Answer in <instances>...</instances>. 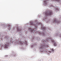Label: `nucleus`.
<instances>
[{
	"label": "nucleus",
	"mask_w": 61,
	"mask_h": 61,
	"mask_svg": "<svg viewBox=\"0 0 61 61\" xmlns=\"http://www.w3.org/2000/svg\"><path fill=\"white\" fill-rule=\"evenodd\" d=\"M54 9L55 11L57 10V11H59V8L57 7L55 8Z\"/></svg>",
	"instance_id": "nucleus-11"
},
{
	"label": "nucleus",
	"mask_w": 61,
	"mask_h": 61,
	"mask_svg": "<svg viewBox=\"0 0 61 61\" xmlns=\"http://www.w3.org/2000/svg\"><path fill=\"white\" fill-rule=\"evenodd\" d=\"M54 36H59L61 37V34H59V31L57 30L56 31V33L54 35Z\"/></svg>",
	"instance_id": "nucleus-6"
},
{
	"label": "nucleus",
	"mask_w": 61,
	"mask_h": 61,
	"mask_svg": "<svg viewBox=\"0 0 61 61\" xmlns=\"http://www.w3.org/2000/svg\"><path fill=\"white\" fill-rule=\"evenodd\" d=\"M30 25L32 26H30L28 28L29 30L30 31L31 33H34L35 31L37 28L38 27V26H40L41 28V30H43V31H39L38 32V34L40 36H45L46 33L47 31L48 32L49 30L50 31L51 29L49 28H46V27H43V25L41 23L39 22L38 21L36 20H35L34 22L33 21H30ZM33 26L35 27H33Z\"/></svg>",
	"instance_id": "nucleus-1"
},
{
	"label": "nucleus",
	"mask_w": 61,
	"mask_h": 61,
	"mask_svg": "<svg viewBox=\"0 0 61 61\" xmlns=\"http://www.w3.org/2000/svg\"><path fill=\"white\" fill-rule=\"evenodd\" d=\"M16 30L18 32V31H22V30L20 29V28H16Z\"/></svg>",
	"instance_id": "nucleus-13"
},
{
	"label": "nucleus",
	"mask_w": 61,
	"mask_h": 61,
	"mask_svg": "<svg viewBox=\"0 0 61 61\" xmlns=\"http://www.w3.org/2000/svg\"><path fill=\"white\" fill-rule=\"evenodd\" d=\"M19 45H20L19 46V47L20 49H23V47H22V45H23V43L22 42H19Z\"/></svg>",
	"instance_id": "nucleus-9"
},
{
	"label": "nucleus",
	"mask_w": 61,
	"mask_h": 61,
	"mask_svg": "<svg viewBox=\"0 0 61 61\" xmlns=\"http://www.w3.org/2000/svg\"><path fill=\"white\" fill-rule=\"evenodd\" d=\"M31 36V37H32V36Z\"/></svg>",
	"instance_id": "nucleus-27"
},
{
	"label": "nucleus",
	"mask_w": 61,
	"mask_h": 61,
	"mask_svg": "<svg viewBox=\"0 0 61 61\" xmlns=\"http://www.w3.org/2000/svg\"><path fill=\"white\" fill-rule=\"evenodd\" d=\"M43 2H44V3L43 4V5L44 6H48L50 8L51 7H55L53 5H51V4H49L47 5V1H49L48 0H42ZM50 1H51L52 2H54V3L55 2V1H57L59 3H60L61 2V0L60 1V0H50Z\"/></svg>",
	"instance_id": "nucleus-4"
},
{
	"label": "nucleus",
	"mask_w": 61,
	"mask_h": 61,
	"mask_svg": "<svg viewBox=\"0 0 61 61\" xmlns=\"http://www.w3.org/2000/svg\"><path fill=\"white\" fill-rule=\"evenodd\" d=\"M46 40V41L45 40H42L40 45L39 49L41 54H43V53H45V52H46V53L47 52L46 49V48H47V47H49V46L46 44L47 43V42H50V41L53 43L54 42V41L53 39L51 38L50 37L47 38Z\"/></svg>",
	"instance_id": "nucleus-2"
},
{
	"label": "nucleus",
	"mask_w": 61,
	"mask_h": 61,
	"mask_svg": "<svg viewBox=\"0 0 61 61\" xmlns=\"http://www.w3.org/2000/svg\"><path fill=\"white\" fill-rule=\"evenodd\" d=\"M5 38H6V44H5V45L3 46V47L5 48H7L10 44H11V43L10 42H11V39L9 37L8 38L7 36H6Z\"/></svg>",
	"instance_id": "nucleus-5"
},
{
	"label": "nucleus",
	"mask_w": 61,
	"mask_h": 61,
	"mask_svg": "<svg viewBox=\"0 0 61 61\" xmlns=\"http://www.w3.org/2000/svg\"><path fill=\"white\" fill-rule=\"evenodd\" d=\"M13 57H16V55L15 54H13Z\"/></svg>",
	"instance_id": "nucleus-17"
},
{
	"label": "nucleus",
	"mask_w": 61,
	"mask_h": 61,
	"mask_svg": "<svg viewBox=\"0 0 61 61\" xmlns=\"http://www.w3.org/2000/svg\"><path fill=\"white\" fill-rule=\"evenodd\" d=\"M26 45H28V44H27V43H26Z\"/></svg>",
	"instance_id": "nucleus-23"
},
{
	"label": "nucleus",
	"mask_w": 61,
	"mask_h": 61,
	"mask_svg": "<svg viewBox=\"0 0 61 61\" xmlns=\"http://www.w3.org/2000/svg\"><path fill=\"white\" fill-rule=\"evenodd\" d=\"M36 40H37L38 41V40H39L40 39V38H39V37H38L36 38Z\"/></svg>",
	"instance_id": "nucleus-16"
},
{
	"label": "nucleus",
	"mask_w": 61,
	"mask_h": 61,
	"mask_svg": "<svg viewBox=\"0 0 61 61\" xmlns=\"http://www.w3.org/2000/svg\"><path fill=\"white\" fill-rule=\"evenodd\" d=\"M8 56H5V58H8Z\"/></svg>",
	"instance_id": "nucleus-18"
},
{
	"label": "nucleus",
	"mask_w": 61,
	"mask_h": 61,
	"mask_svg": "<svg viewBox=\"0 0 61 61\" xmlns=\"http://www.w3.org/2000/svg\"><path fill=\"white\" fill-rule=\"evenodd\" d=\"M38 17H39V18H40V17H41V14H39V15H38Z\"/></svg>",
	"instance_id": "nucleus-15"
},
{
	"label": "nucleus",
	"mask_w": 61,
	"mask_h": 61,
	"mask_svg": "<svg viewBox=\"0 0 61 61\" xmlns=\"http://www.w3.org/2000/svg\"><path fill=\"white\" fill-rule=\"evenodd\" d=\"M51 51H50V53H51Z\"/></svg>",
	"instance_id": "nucleus-26"
},
{
	"label": "nucleus",
	"mask_w": 61,
	"mask_h": 61,
	"mask_svg": "<svg viewBox=\"0 0 61 61\" xmlns=\"http://www.w3.org/2000/svg\"><path fill=\"white\" fill-rule=\"evenodd\" d=\"M22 32H20L19 33V35L20 36H22Z\"/></svg>",
	"instance_id": "nucleus-14"
},
{
	"label": "nucleus",
	"mask_w": 61,
	"mask_h": 61,
	"mask_svg": "<svg viewBox=\"0 0 61 61\" xmlns=\"http://www.w3.org/2000/svg\"><path fill=\"white\" fill-rule=\"evenodd\" d=\"M35 46H37L36 44V43H35L34 44H32L31 46V47L32 48H35V47H36Z\"/></svg>",
	"instance_id": "nucleus-10"
},
{
	"label": "nucleus",
	"mask_w": 61,
	"mask_h": 61,
	"mask_svg": "<svg viewBox=\"0 0 61 61\" xmlns=\"http://www.w3.org/2000/svg\"><path fill=\"white\" fill-rule=\"evenodd\" d=\"M5 36V35H2V36Z\"/></svg>",
	"instance_id": "nucleus-21"
},
{
	"label": "nucleus",
	"mask_w": 61,
	"mask_h": 61,
	"mask_svg": "<svg viewBox=\"0 0 61 61\" xmlns=\"http://www.w3.org/2000/svg\"><path fill=\"white\" fill-rule=\"evenodd\" d=\"M8 28L9 29H10L9 30H11V29H12V28H10L11 27V26H10V25H9L8 26Z\"/></svg>",
	"instance_id": "nucleus-12"
},
{
	"label": "nucleus",
	"mask_w": 61,
	"mask_h": 61,
	"mask_svg": "<svg viewBox=\"0 0 61 61\" xmlns=\"http://www.w3.org/2000/svg\"><path fill=\"white\" fill-rule=\"evenodd\" d=\"M51 51H52V52H54V50L53 49H51Z\"/></svg>",
	"instance_id": "nucleus-20"
},
{
	"label": "nucleus",
	"mask_w": 61,
	"mask_h": 61,
	"mask_svg": "<svg viewBox=\"0 0 61 61\" xmlns=\"http://www.w3.org/2000/svg\"><path fill=\"white\" fill-rule=\"evenodd\" d=\"M53 15V13L52 12V10L49 11L48 10H47L46 12H45V14L44 15V17L43 18V19L45 20L46 22H49L50 20L49 19H47V17L48 16H51Z\"/></svg>",
	"instance_id": "nucleus-3"
},
{
	"label": "nucleus",
	"mask_w": 61,
	"mask_h": 61,
	"mask_svg": "<svg viewBox=\"0 0 61 61\" xmlns=\"http://www.w3.org/2000/svg\"><path fill=\"white\" fill-rule=\"evenodd\" d=\"M33 40H34V38H33L32 39V41H33Z\"/></svg>",
	"instance_id": "nucleus-24"
},
{
	"label": "nucleus",
	"mask_w": 61,
	"mask_h": 61,
	"mask_svg": "<svg viewBox=\"0 0 61 61\" xmlns=\"http://www.w3.org/2000/svg\"><path fill=\"white\" fill-rule=\"evenodd\" d=\"M33 50H34V51H36V49H34Z\"/></svg>",
	"instance_id": "nucleus-22"
},
{
	"label": "nucleus",
	"mask_w": 61,
	"mask_h": 61,
	"mask_svg": "<svg viewBox=\"0 0 61 61\" xmlns=\"http://www.w3.org/2000/svg\"><path fill=\"white\" fill-rule=\"evenodd\" d=\"M54 46H56V43H54Z\"/></svg>",
	"instance_id": "nucleus-19"
},
{
	"label": "nucleus",
	"mask_w": 61,
	"mask_h": 61,
	"mask_svg": "<svg viewBox=\"0 0 61 61\" xmlns=\"http://www.w3.org/2000/svg\"><path fill=\"white\" fill-rule=\"evenodd\" d=\"M0 36H1V33H0Z\"/></svg>",
	"instance_id": "nucleus-25"
},
{
	"label": "nucleus",
	"mask_w": 61,
	"mask_h": 61,
	"mask_svg": "<svg viewBox=\"0 0 61 61\" xmlns=\"http://www.w3.org/2000/svg\"><path fill=\"white\" fill-rule=\"evenodd\" d=\"M0 25H1L2 26H3V28L4 29H5L7 27V25H6L3 24L2 23H1Z\"/></svg>",
	"instance_id": "nucleus-8"
},
{
	"label": "nucleus",
	"mask_w": 61,
	"mask_h": 61,
	"mask_svg": "<svg viewBox=\"0 0 61 61\" xmlns=\"http://www.w3.org/2000/svg\"><path fill=\"white\" fill-rule=\"evenodd\" d=\"M52 22L54 24H56V23H60V21L56 20V18L53 19L52 20Z\"/></svg>",
	"instance_id": "nucleus-7"
}]
</instances>
